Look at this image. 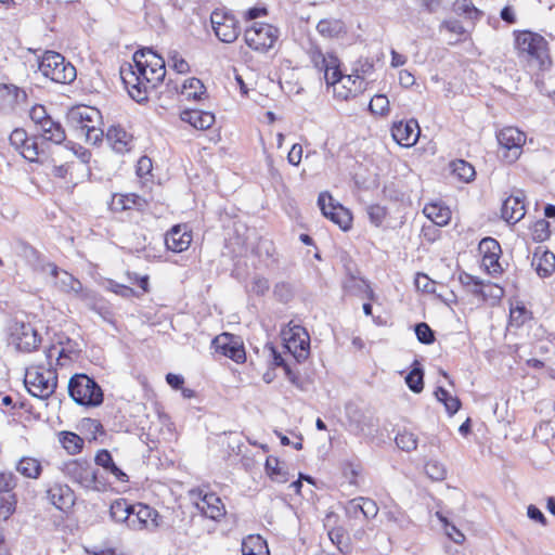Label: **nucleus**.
I'll return each instance as SVG.
<instances>
[{
    "label": "nucleus",
    "mask_w": 555,
    "mask_h": 555,
    "mask_svg": "<svg viewBox=\"0 0 555 555\" xmlns=\"http://www.w3.org/2000/svg\"><path fill=\"white\" fill-rule=\"evenodd\" d=\"M279 38V29L270 24L254 23L244 33L246 44L258 52H267Z\"/></svg>",
    "instance_id": "nucleus-8"
},
{
    "label": "nucleus",
    "mask_w": 555,
    "mask_h": 555,
    "mask_svg": "<svg viewBox=\"0 0 555 555\" xmlns=\"http://www.w3.org/2000/svg\"><path fill=\"white\" fill-rule=\"evenodd\" d=\"M266 473L271 480L284 483L288 481L287 470L280 465V461L275 456H268L264 464Z\"/></svg>",
    "instance_id": "nucleus-40"
},
{
    "label": "nucleus",
    "mask_w": 555,
    "mask_h": 555,
    "mask_svg": "<svg viewBox=\"0 0 555 555\" xmlns=\"http://www.w3.org/2000/svg\"><path fill=\"white\" fill-rule=\"evenodd\" d=\"M24 384L29 393L39 399L49 398L56 389L57 374L53 365L48 369L34 366L26 370Z\"/></svg>",
    "instance_id": "nucleus-6"
},
{
    "label": "nucleus",
    "mask_w": 555,
    "mask_h": 555,
    "mask_svg": "<svg viewBox=\"0 0 555 555\" xmlns=\"http://www.w3.org/2000/svg\"><path fill=\"white\" fill-rule=\"evenodd\" d=\"M168 59L171 62V67L178 74H186L190 72L189 63L179 54L178 51L173 50L168 53Z\"/></svg>",
    "instance_id": "nucleus-60"
},
{
    "label": "nucleus",
    "mask_w": 555,
    "mask_h": 555,
    "mask_svg": "<svg viewBox=\"0 0 555 555\" xmlns=\"http://www.w3.org/2000/svg\"><path fill=\"white\" fill-rule=\"evenodd\" d=\"M310 60L319 72H323L325 82L334 87V92L339 98L346 100L362 91L363 78L359 75H343L336 55L332 53L324 54L319 48H312Z\"/></svg>",
    "instance_id": "nucleus-1"
},
{
    "label": "nucleus",
    "mask_w": 555,
    "mask_h": 555,
    "mask_svg": "<svg viewBox=\"0 0 555 555\" xmlns=\"http://www.w3.org/2000/svg\"><path fill=\"white\" fill-rule=\"evenodd\" d=\"M343 475L349 481L350 485L357 483V477L359 474V465L352 462H345L343 464Z\"/></svg>",
    "instance_id": "nucleus-64"
},
{
    "label": "nucleus",
    "mask_w": 555,
    "mask_h": 555,
    "mask_svg": "<svg viewBox=\"0 0 555 555\" xmlns=\"http://www.w3.org/2000/svg\"><path fill=\"white\" fill-rule=\"evenodd\" d=\"M390 131L393 141L402 147L413 146L421 134L418 122L414 118L393 122Z\"/></svg>",
    "instance_id": "nucleus-17"
},
{
    "label": "nucleus",
    "mask_w": 555,
    "mask_h": 555,
    "mask_svg": "<svg viewBox=\"0 0 555 555\" xmlns=\"http://www.w3.org/2000/svg\"><path fill=\"white\" fill-rule=\"evenodd\" d=\"M243 555H270L267 541L259 534H250L243 539Z\"/></svg>",
    "instance_id": "nucleus-35"
},
{
    "label": "nucleus",
    "mask_w": 555,
    "mask_h": 555,
    "mask_svg": "<svg viewBox=\"0 0 555 555\" xmlns=\"http://www.w3.org/2000/svg\"><path fill=\"white\" fill-rule=\"evenodd\" d=\"M62 469L66 477L87 490H106V482L99 478L98 470L87 460H72L64 463Z\"/></svg>",
    "instance_id": "nucleus-7"
},
{
    "label": "nucleus",
    "mask_w": 555,
    "mask_h": 555,
    "mask_svg": "<svg viewBox=\"0 0 555 555\" xmlns=\"http://www.w3.org/2000/svg\"><path fill=\"white\" fill-rule=\"evenodd\" d=\"M159 514L156 509L143 503L133 504L128 528L131 530L153 531L159 527Z\"/></svg>",
    "instance_id": "nucleus-12"
},
{
    "label": "nucleus",
    "mask_w": 555,
    "mask_h": 555,
    "mask_svg": "<svg viewBox=\"0 0 555 555\" xmlns=\"http://www.w3.org/2000/svg\"><path fill=\"white\" fill-rule=\"evenodd\" d=\"M286 347L298 362L306 360L310 352V336L308 332L299 325L292 327Z\"/></svg>",
    "instance_id": "nucleus-21"
},
{
    "label": "nucleus",
    "mask_w": 555,
    "mask_h": 555,
    "mask_svg": "<svg viewBox=\"0 0 555 555\" xmlns=\"http://www.w3.org/2000/svg\"><path fill=\"white\" fill-rule=\"evenodd\" d=\"M47 500L60 511H67L75 504L76 496L66 483L53 482L46 490Z\"/></svg>",
    "instance_id": "nucleus-20"
},
{
    "label": "nucleus",
    "mask_w": 555,
    "mask_h": 555,
    "mask_svg": "<svg viewBox=\"0 0 555 555\" xmlns=\"http://www.w3.org/2000/svg\"><path fill=\"white\" fill-rule=\"evenodd\" d=\"M28 138L29 137L24 129L16 128L11 132L9 139L11 145H13L16 150H21V147L27 143Z\"/></svg>",
    "instance_id": "nucleus-63"
},
{
    "label": "nucleus",
    "mask_w": 555,
    "mask_h": 555,
    "mask_svg": "<svg viewBox=\"0 0 555 555\" xmlns=\"http://www.w3.org/2000/svg\"><path fill=\"white\" fill-rule=\"evenodd\" d=\"M60 347L51 346L46 350V357L48 365L52 366V359L55 358L56 365L64 366L67 361L72 362L77 360L81 351L80 346L77 341L65 337L57 340Z\"/></svg>",
    "instance_id": "nucleus-14"
},
{
    "label": "nucleus",
    "mask_w": 555,
    "mask_h": 555,
    "mask_svg": "<svg viewBox=\"0 0 555 555\" xmlns=\"http://www.w3.org/2000/svg\"><path fill=\"white\" fill-rule=\"evenodd\" d=\"M453 11L469 20H480L483 16V12L474 5L473 0H455Z\"/></svg>",
    "instance_id": "nucleus-42"
},
{
    "label": "nucleus",
    "mask_w": 555,
    "mask_h": 555,
    "mask_svg": "<svg viewBox=\"0 0 555 555\" xmlns=\"http://www.w3.org/2000/svg\"><path fill=\"white\" fill-rule=\"evenodd\" d=\"M211 344L216 352L228 357L236 363L245 362L246 352L240 336L224 332L215 337Z\"/></svg>",
    "instance_id": "nucleus-11"
},
{
    "label": "nucleus",
    "mask_w": 555,
    "mask_h": 555,
    "mask_svg": "<svg viewBox=\"0 0 555 555\" xmlns=\"http://www.w3.org/2000/svg\"><path fill=\"white\" fill-rule=\"evenodd\" d=\"M354 511H361L365 518L375 517L378 513L376 503L370 499L358 498L351 501Z\"/></svg>",
    "instance_id": "nucleus-52"
},
{
    "label": "nucleus",
    "mask_w": 555,
    "mask_h": 555,
    "mask_svg": "<svg viewBox=\"0 0 555 555\" xmlns=\"http://www.w3.org/2000/svg\"><path fill=\"white\" fill-rule=\"evenodd\" d=\"M425 472L430 479L436 481L443 480L447 476L446 467L437 461L426 463Z\"/></svg>",
    "instance_id": "nucleus-57"
},
{
    "label": "nucleus",
    "mask_w": 555,
    "mask_h": 555,
    "mask_svg": "<svg viewBox=\"0 0 555 555\" xmlns=\"http://www.w3.org/2000/svg\"><path fill=\"white\" fill-rule=\"evenodd\" d=\"M515 43L519 55L526 60L532 72H545L552 66L548 42L538 33L520 30L515 33Z\"/></svg>",
    "instance_id": "nucleus-2"
},
{
    "label": "nucleus",
    "mask_w": 555,
    "mask_h": 555,
    "mask_svg": "<svg viewBox=\"0 0 555 555\" xmlns=\"http://www.w3.org/2000/svg\"><path fill=\"white\" fill-rule=\"evenodd\" d=\"M478 249L482 255V264L487 271L493 276L501 274L503 269L499 259L502 254V249L499 242L490 236L483 237L479 243Z\"/></svg>",
    "instance_id": "nucleus-18"
},
{
    "label": "nucleus",
    "mask_w": 555,
    "mask_h": 555,
    "mask_svg": "<svg viewBox=\"0 0 555 555\" xmlns=\"http://www.w3.org/2000/svg\"><path fill=\"white\" fill-rule=\"evenodd\" d=\"M531 315V311H529L522 304H518L511 308L508 323L512 327L518 328L522 326L528 320H530Z\"/></svg>",
    "instance_id": "nucleus-48"
},
{
    "label": "nucleus",
    "mask_w": 555,
    "mask_h": 555,
    "mask_svg": "<svg viewBox=\"0 0 555 555\" xmlns=\"http://www.w3.org/2000/svg\"><path fill=\"white\" fill-rule=\"evenodd\" d=\"M395 442L399 449L405 452H411L417 447V438L414 434L409 431L399 433L395 437Z\"/></svg>",
    "instance_id": "nucleus-53"
},
{
    "label": "nucleus",
    "mask_w": 555,
    "mask_h": 555,
    "mask_svg": "<svg viewBox=\"0 0 555 555\" xmlns=\"http://www.w3.org/2000/svg\"><path fill=\"white\" fill-rule=\"evenodd\" d=\"M67 388L69 397L79 405L96 408L103 403L102 388L85 373L73 375L68 380Z\"/></svg>",
    "instance_id": "nucleus-4"
},
{
    "label": "nucleus",
    "mask_w": 555,
    "mask_h": 555,
    "mask_svg": "<svg viewBox=\"0 0 555 555\" xmlns=\"http://www.w3.org/2000/svg\"><path fill=\"white\" fill-rule=\"evenodd\" d=\"M531 266L540 278H547L555 270V255L539 246L533 253Z\"/></svg>",
    "instance_id": "nucleus-26"
},
{
    "label": "nucleus",
    "mask_w": 555,
    "mask_h": 555,
    "mask_svg": "<svg viewBox=\"0 0 555 555\" xmlns=\"http://www.w3.org/2000/svg\"><path fill=\"white\" fill-rule=\"evenodd\" d=\"M47 124L48 125H42L37 129L40 138H42L43 141L52 142L54 144L63 143L66 140V133L62 124L60 121H55L53 118H50Z\"/></svg>",
    "instance_id": "nucleus-32"
},
{
    "label": "nucleus",
    "mask_w": 555,
    "mask_h": 555,
    "mask_svg": "<svg viewBox=\"0 0 555 555\" xmlns=\"http://www.w3.org/2000/svg\"><path fill=\"white\" fill-rule=\"evenodd\" d=\"M450 168L452 173L464 182H470L476 175L474 166L464 159H455L451 162Z\"/></svg>",
    "instance_id": "nucleus-44"
},
{
    "label": "nucleus",
    "mask_w": 555,
    "mask_h": 555,
    "mask_svg": "<svg viewBox=\"0 0 555 555\" xmlns=\"http://www.w3.org/2000/svg\"><path fill=\"white\" fill-rule=\"evenodd\" d=\"M106 140L112 149L124 154L132 150L133 137L121 127L112 126L106 133Z\"/></svg>",
    "instance_id": "nucleus-27"
},
{
    "label": "nucleus",
    "mask_w": 555,
    "mask_h": 555,
    "mask_svg": "<svg viewBox=\"0 0 555 555\" xmlns=\"http://www.w3.org/2000/svg\"><path fill=\"white\" fill-rule=\"evenodd\" d=\"M61 443L69 454L79 453L83 447V440L75 433H62Z\"/></svg>",
    "instance_id": "nucleus-50"
},
{
    "label": "nucleus",
    "mask_w": 555,
    "mask_h": 555,
    "mask_svg": "<svg viewBox=\"0 0 555 555\" xmlns=\"http://www.w3.org/2000/svg\"><path fill=\"white\" fill-rule=\"evenodd\" d=\"M423 211L427 218L438 225H446L450 220V209L437 204L426 205Z\"/></svg>",
    "instance_id": "nucleus-41"
},
{
    "label": "nucleus",
    "mask_w": 555,
    "mask_h": 555,
    "mask_svg": "<svg viewBox=\"0 0 555 555\" xmlns=\"http://www.w3.org/2000/svg\"><path fill=\"white\" fill-rule=\"evenodd\" d=\"M120 76L126 85L129 95L138 103L147 101V94L153 91L147 87L149 82L143 80V76L137 74L134 65H129L128 68H121Z\"/></svg>",
    "instance_id": "nucleus-16"
},
{
    "label": "nucleus",
    "mask_w": 555,
    "mask_h": 555,
    "mask_svg": "<svg viewBox=\"0 0 555 555\" xmlns=\"http://www.w3.org/2000/svg\"><path fill=\"white\" fill-rule=\"evenodd\" d=\"M196 507L203 515L214 520L220 519L225 513L221 499L215 493H205L201 500L196 502Z\"/></svg>",
    "instance_id": "nucleus-28"
},
{
    "label": "nucleus",
    "mask_w": 555,
    "mask_h": 555,
    "mask_svg": "<svg viewBox=\"0 0 555 555\" xmlns=\"http://www.w3.org/2000/svg\"><path fill=\"white\" fill-rule=\"evenodd\" d=\"M15 469L25 478L38 479L41 476L43 468L41 462L38 459L31 456H23L17 461Z\"/></svg>",
    "instance_id": "nucleus-33"
},
{
    "label": "nucleus",
    "mask_w": 555,
    "mask_h": 555,
    "mask_svg": "<svg viewBox=\"0 0 555 555\" xmlns=\"http://www.w3.org/2000/svg\"><path fill=\"white\" fill-rule=\"evenodd\" d=\"M27 93L15 85H0V113L11 114L15 108L26 103Z\"/></svg>",
    "instance_id": "nucleus-22"
},
{
    "label": "nucleus",
    "mask_w": 555,
    "mask_h": 555,
    "mask_svg": "<svg viewBox=\"0 0 555 555\" xmlns=\"http://www.w3.org/2000/svg\"><path fill=\"white\" fill-rule=\"evenodd\" d=\"M384 516L387 518L388 522H392L400 528H403L409 524L405 514L396 504H393L392 506H388L385 500Z\"/></svg>",
    "instance_id": "nucleus-49"
},
{
    "label": "nucleus",
    "mask_w": 555,
    "mask_h": 555,
    "mask_svg": "<svg viewBox=\"0 0 555 555\" xmlns=\"http://www.w3.org/2000/svg\"><path fill=\"white\" fill-rule=\"evenodd\" d=\"M459 280L461 282V284L468 291L470 292L473 295L475 296H480L482 297L483 299L487 298V294L485 293V284L481 280H479L478 278L472 275V274H468L466 272H462L459 276Z\"/></svg>",
    "instance_id": "nucleus-46"
},
{
    "label": "nucleus",
    "mask_w": 555,
    "mask_h": 555,
    "mask_svg": "<svg viewBox=\"0 0 555 555\" xmlns=\"http://www.w3.org/2000/svg\"><path fill=\"white\" fill-rule=\"evenodd\" d=\"M20 151L23 157L29 162H37L39 155L43 153L41 145L38 143V135L28 138L27 143Z\"/></svg>",
    "instance_id": "nucleus-51"
},
{
    "label": "nucleus",
    "mask_w": 555,
    "mask_h": 555,
    "mask_svg": "<svg viewBox=\"0 0 555 555\" xmlns=\"http://www.w3.org/2000/svg\"><path fill=\"white\" fill-rule=\"evenodd\" d=\"M17 477L12 472L0 473V511L4 518L9 517L16 507V495L13 490L17 486Z\"/></svg>",
    "instance_id": "nucleus-19"
},
{
    "label": "nucleus",
    "mask_w": 555,
    "mask_h": 555,
    "mask_svg": "<svg viewBox=\"0 0 555 555\" xmlns=\"http://www.w3.org/2000/svg\"><path fill=\"white\" fill-rule=\"evenodd\" d=\"M106 288L124 298H131L135 295L133 288L119 284L113 280L107 281Z\"/></svg>",
    "instance_id": "nucleus-62"
},
{
    "label": "nucleus",
    "mask_w": 555,
    "mask_h": 555,
    "mask_svg": "<svg viewBox=\"0 0 555 555\" xmlns=\"http://www.w3.org/2000/svg\"><path fill=\"white\" fill-rule=\"evenodd\" d=\"M94 462L98 466L103 467L107 473L112 474L116 480L121 482L128 481V475L115 464L108 450H99L95 454Z\"/></svg>",
    "instance_id": "nucleus-31"
},
{
    "label": "nucleus",
    "mask_w": 555,
    "mask_h": 555,
    "mask_svg": "<svg viewBox=\"0 0 555 555\" xmlns=\"http://www.w3.org/2000/svg\"><path fill=\"white\" fill-rule=\"evenodd\" d=\"M40 343L41 336L30 323L14 321L10 326L9 344L18 351L31 352L39 347Z\"/></svg>",
    "instance_id": "nucleus-9"
},
{
    "label": "nucleus",
    "mask_w": 555,
    "mask_h": 555,
    "mask_svg": "<svg viewBox=\"0 0 555 555\" xmlns=\"http://www.w3.org/2000/svg\"><path fill=\"white\" fill-rule=\"evenodd\" d=\"M414 331L418 341L424 345H431L436 340L435 332L425 322L415 324Z\"/></svg>",
    "instance_id": "nucleus-55"
},
{
    "label": "nucleus",
    "mask_w": 555,
    "mask_h": 555,
    "mask_svg": "<svg viewBox=\"0 0 555 555\" xmlns=\"http://www.w3.org/2000/svg\"><path fill=\"white\" fill-rule=\"evenodd\" d=\"M317 30L324 37L334 38L346 33L343 21L337 18H324L317 25Z\"/></svg>",
    "instance_id": "nucleus-38"
},
{
    "label": "nucleus",
    "mask_w": 555,
    "mask_h": 555,
    "mask_svg": "<svg viewBox=\"0 0 555 555\" xmlns=\"http://www.w3.org/2000/svg\"><path fill=\"white\" fill-rule=\"evenodd\" d=\"M346 415L351 425H354L356 429L363 435H371L373 433V427H375V418L372 413L366 410H361L358 405L353 403H348L346 405Z\"/></svg>",
    "instance_id": "nucleus-24"
},
{
    "label": "nucleus",
    "mask_w": 555,
    "mask_h": 555,
    "mask_svg": "<svg viewBox=\"0 0 555 555\" xmlns=\"http://www.w3.org/2000/svg\"><path fill=\"white\" fill-rule=\"evenodd\" d=\"M29 117L35 124L36 129H39L42 125H48L47 121L52 118L43 105L36 104L29 112Z\"/></svg>",
    "instance_id": "nucleus-56"
},
{
    "label": "nucleus",
    "mask_w": 555,
    "mask_h": 555,
    "mask_svg": "<svg viewBox=\"0 0 555 555\" xmlns=\"http://www.w3.org/2000/svg\"><path fill=\"white\" fill-rule=\"evenodd\" d=\"M133 63L137 74L143 76V80L149 82L147 87L155 90L166 77V64L163 56L157 54L152 48H142L134 52Z\"/></svg>",
    "instance_id": "nucleus-3"
},
{
    "label": "nucleus",
    "mask_w": 555,
    "mask_h": 555,
    "mask_svg": "<svg viewBox=\"0 0 555 555\" xmlns=\"http://www.w3.org/2000/svg\"><path fill=\"white\" fill-rule=\"evenodd\" d=\"M405 384L414 393H420L424 389V370L417 360H414L412 370L405 376Z\"/></svg>",
    "instance_id": "nucleus-39"
},
{
    "label": "nucleus",
    "mask_w": 555,
    "mask_h": 555,
    "mask_svg": "<svg viewBox=\"0 0 555 555\" xmlns=\"http://www.w3.org/2000/svg\"><path fill=\"white\" fill-rule=\"evenodd\" d=\"M344 289L351 295H365L367 298L374 299V293L367 282L352 273H349L344 281Z\"/></svg>",
    "instance_id": "nucleus-36"
},
{
    "label": "nucleus",
    "mask_w": 555,
    "mask_h": 555,
    "mask_svg": "<svg viewBox=\"0 0 555 555\" xmlns=\"http://www.w3.org/2000/svg\"><path fill=\"white\" fill-rule=\"evenodd\" d=\"M60 283H61L62 289L65 292H74L75 294L79 295L83 291L82 284L80 283V281H78L77 279H75L72 274H69L67 272L63 273V275L60 280Z\"/></svg>",
    "instance_id": "nucleus-58"
},
{
    "label": "nucleus",
    "mask_w": 555,
    "mask_h": 555,
    "mask_svg": "<svg viewBox=\"0 0 555 555\" xmlns=\"http://www.w3.org/2000/svg\"><path fill=\"white\" fill-rule=\"evenodd\" d=\"M133 504L126 499H117L111 504L109 515L116 522L126 524L128 526Z\"/></svg>",
    "instance_id": "nucleus-37"
},
{
    "label": "nucleus",
    "mask_w": 555,
    "mask_h": 555,
    "mask_svg": "<svg viewBox=\"0 0 555 555\" xmlns=\"http://www.w3.org/2000/svg\"><path fill=\"white\" fill-rule=\"evenodd\" d=\"M68 117L72 122L80 127L81 131H85L100 117V112L90 106H77L69 111Z\"/></svg>",
    "instance_id": "nucleus-29"
},
{
    "label": "nucleus",
    "mask_w": 555,
    "mask_h": 555,
    "mask_svg": "<svg viewBox=\"0 0 555 555\" xmlns=\"http://www.w3.org/2000/svg\"><path fill=\"white\" fill-rule=\"evenodd\" d=\"M269 288L270 283L268 279L260 275L254 276L249 285V292L257 296H263L264 294H267Z\"/></svg>",
    "instance_id": "nucleus-61"
},
{
    "label": "nucleus",
    "mask_w": 555,
    "mask_h": 555,
    "mask_svg": "<svg viewBox=\"0 0 555 555\" xmlns=\"http://www.w3.org/2000/svg\"><path fill=\"white\" fill-rule=\"evenodd\" d=\"M496 139L499 144L508 152L505 157L509 163L518 159L526 142V134L522 131L514 127H505L499 131Z\"/></svg>",
    "instance_id": "nucleus-15"
},
{
    "label": "nucleus",
    "mask_w": 555,
    "mask_h": 555,
    "mask_svg": "<svg viewBox=\"0 0 555 555\" xmlns=\"http://www.w3.org/2000/svg\"><path fill=\"white\" fill-rule=\"evenodd\" d=\"M435 397L439 402L443 403L449 415H454L461 408V400L457 397L451 396L443 387H437Z\"/></svg>",
    "instance_id": "nucleus-45"
},
{
    "label": "nucleus",
    "mask_w": 555,
    "mask_h": 555,
    "mask_svg": "<svg viewBox=\"0 0 555 555\" xmlns=\"http://www.w3.org/2000/svg\"><path fill=\"white\" fill-rule=\"evenodd\" d=\"M182 120L190 122L194 128L206 130L215 122V115L204 111H185L182 113Z\"/></svg>",
    "instance_id": "nucleus-34"
},
{
    "label": "nucleus",
    "mask_w": 555,
    "mask_h": 555,
    "mask_svg": "<svg viewBox=\"0 0 555 555\" xmlns=\"http://www.w3.org/2000/svg\"><path fill=\"white\" fill-rule=\"evenodd\" d=\"M38 67L44 77L56 83H70L77 77L75 66L55 51H46L39 59Z\"/></svg>",
    "instance_id": "nucleus-5"
},
{
    "label": "nucleus",
    "mask_w": 555,
    "mask_h": 555,
    "mask_svg": "<svg viewBox=\"0 0 555 555\" xmlns=\"http://www.w3.org/2000/svg\"><path fill=\"white\" fill-rule=\"evenodd\" d=\"M191 242L192 235L186 231L185 225L176 224L165 235V245L173 253L186 250Z\"/></svg>",
    "instance_id": "nucleus-25"
},
{
    "label": "nucleus",
    "mask_w": 555,
    "mask_h": 555,
    "mask_svg": "<svg viewBox=\"0 0 555 555\" xmlns=\"http://www.w3.org/2000/svg\"><path fill=\"white\" fill-rule=\"evenodd\" d=\"M550 222L545 219H540L534 222L532 227V236L537 242H543L550 237Z\"/></svg>",
    "instance_id": "nucleus-59"
},
{
    "label": "nucleus",
    "mask_w": 555,
    "mask_h": 555,
    "mask_svg": "<svg viewBox=\"0 0 555 555\" xmlns=\"http://www.w3.org/2000/svg\"><path fill=\"white\" fill-rule=\"evenodd\" d=\"M273 295L279 301L287 304L294 297V287L288 282H279L274 285Z\"/></svg>",
    "instance_id": "nucleus-54"
},
{
    "label": "nucleus",
    "mask_w": 555,
    "mask_h": 555,
    "mask_svg": "<svg viewBox=\"0 0 555 555\" xmlns=\"http://www.w3.org/2000/svg\"><path fill=\"white\" fill-rule=\"evenodd\" d=\"M210 22L217 38L225 43L234 42L240 35L238 22L233 15L212 12Z\"/></svg>",
    "instance_id": "nucleus-13"
},
{
    "label": "nucleus",
    "mask_w": 555,
    "mask_h": 555,
    "mask_svg": "<svg viewBox=\"0 0 555 555\" xmlns=\"http://www.w3.org/2000/svg\"><path fill=\"white\" fill-rule=\"evenodd\" d=\"M146 205V201L134 193L116 194L112 199V209L116 211L128 209L143 210Z\"/></svg>",
    "instance_id": "nucleus-30"
},
{
    "label": "nucleus",
    "mask_w": 555,
    "mask_h": 555,
    "mask_svg": "<svg viewBox=\"0 0 555 555\" xmlns=\"http://www.w3.org/2000/svg\"><path fill=\"white\" fill-rule=\"evenodd\" d=\"M318 205L324 217L337 224L341 230L347 231L351 227L352 216L350 211L338 203L328 193H321Z\"/></svg>",
    "instance_id": "nucleus-10"
},
{
    "label": "nucleus",
    "mask_w": 555,
    "mask_h": 555,
    "mask_svg": "<svg viewBox=\"0 0 555 555\" xmlns=\"http://www.w3.org/2000/svg\"><path fill=\"white\" fill-rule=\"evenodd\" d=\"M181 93L188 99L202 100L205 94V87L198 78L192 77L184 81Z\"/></svg>",
    "instance_id": "nucleus-47"
},
{
    "label": "nucleus",
    "mask_w": 555,
    "mask_h": 555,
    "mask_svg": "<svg viewBox=\"0 0 555 555\" xmlns=\"http://www.w3.org/2000/svg\"><path fill=\"white\" fill-rule=\"evenodd\" d=\"M79 297L85 301V305L90 310L99 313L103 318H105L106 314H109L105 301L98 297L93 292L82 291V293L79 294Z\"/></svg>",
    "instance_id": "nucleus-43"
},
{
    "label": "nucleus",
    "mask_w": 555,
    "mask_h": 555,
    "mask_svg": "<svg viewBox=\"0 0 555 555\" xmlns=\"http://www.w3.org/2000/svg\"><path fill=\"white\" fill-rule=\"evenodd\" d=\"M526 215L525 194L517 191L507 197L501 208V217L508 223L515 224L519 222Z\"/></svg>",
    "instance_id": "nucleus-23"
}]
</instances>
